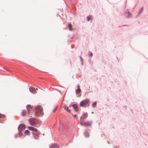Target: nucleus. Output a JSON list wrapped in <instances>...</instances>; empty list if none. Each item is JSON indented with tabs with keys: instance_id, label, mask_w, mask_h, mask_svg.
<instances>
[{
	"instance_id": "nucleus-1",
	"label": "nucleus",
	"mask_w": 148,
	"mask_h": 148,
	"mask_svg": "<svg viewBox=\"0 0 148 148\" xmlns=\"http://www.w3.org/2000/svg\"><path fill=\"white\" fill-rule=\"evenodd\" d=\"M36 114L38 116L43 115V109L40 106H38L36 107Z\"/></svg>"
},
{
	"instance_id": "nucleus-2",
	"label": "nucleus",
	"mask_w": 148,
	"mask_h": 148,
	"mask_svg": "<svg viewBox=\"0 0 148 148\" xmlns=\"http://www.w3.org/2000/svg\"><path fill=\"white\" fill-rule=\"evenodd\" d=\"M25 125L23 124H21L18 127L19 135L22 136L23 135V131L25 129Z\"/></svg>"
},
{
	"instance_id": "nucleus-3",
	"label": "nucleus",
	"mask_w": 148,
	"mask_h": 148,
	"mask_svg": "<svg viewBox=\"0 0 148 148\" xmlns=\"http://www.w3.org/2000/svg\"><path fill=\"white\" fill-rule=\"evenodd\" d=\"M92 123L90 121H84L83 120L80 121V124L85 127L90 126L91 125Z\"/></svg>"
},
{
	"instance_id": "nucleus-4",
	"label": "nucleus",
	"mask_w": 148,
	"mask_h": 148,
	"mask_svg": "<svg viewBox=\"0 0 148 148\" xmlns=\"http://www.w3.org/2000/svg\"><path fill=\"white\" fill-rule=\"evenodd\" d=\"M29 121L30 124L32 126H35L38 123V121L35 119L30 118L29 119Z\"/></svg>"
},
{
	"instance_id": "nucleus-5",
	"label": "nucleus",
	"mask_w": 148,
	"mask_h": 148,
	"mask_svg": "<svg viewBox=\"0 0 148 148\" xmlns=\"http://www.w3.org/2000/svg\"><path fill=\"white\" fill-rule=\"evenodd\" d=\"M32 106L30 105H28L27 106V108L28 111V116L29 117H31L33 114H31V113L32 109Z\"/></svg>"
},
{
	"instance_id": "nucleus-6",
	"label": "nucleus",
	"mask_w": 148,
	"mask_h": 148,
	"mask_svg": "<svg viewBox=\"0 0 148 148\" xmlns=\"http://www.w3.org/2000/svg\"><path fill=\"white\" fill-rule=\"evenodd\" d=\"M89 102V99H86L81 102L80 103V105L81 106H83L88 104Z\"/></svg>"
},
{
	"instance_id": "nucleus-7",
	"label": "nucleus",
	"mask_w": 148,
	"mask_h": 148,
	"mask_svg": "<svg viewBox=\"0 0 148 148\" xmlns=\"http://www.w3.org/2000/svg\"><path fill=\"white\" fill-rule=\"evenodd\" d=\"M38 89L37 88H35L34 87H31L29 88V90L30 91L34 94H35L36 93V91Z\"/></svg>"
},
{
	"instance_id": "nucleus-8",
	"label": "nucleus",
	"mask_w": 148,
	"mask_h": 148,
	"mask_svg": "<svg viewBox=\"0 0 148 148\" xmlns=\"http://www.w3.org/2000/svg\"><path fill=\"white\" fill-rule=\"evenodd\" d=\"M59 146L56 143H53L50 146V148H59Z\"/></svg>"
},
{
	"instance_id": "nucleus-9",
	"label": "nucleus",
	"mask_w": 148,
	"mask_h": 148,
	"mask_svg": "<svg viewBox=\"0 0 148 148\" xmlns=\"http://www.w3.org/2000/svg\"><path fill=\"white\" fill-rule=\"evenodd\" d=\"M88 114L87 113H85L80 118V121H83L84 119H86L87 117Z\"/></svg>"
},
{
	"instance_id": "nucleus-10",
	"label": "nucleus",
	"mask_w": 148,
	"mask_h": 148,
	"mask_svg": "<svg viewBox=\"0 0 148 148\" xmlns=\"http://www.w3.org/2000/svg\"><path fill=\"white\" fill-rule=\"evenodd\" d=\"M28 128L29 130H30L34 132H37L38 131L36 129L32 127L29 126L28 127Z\"/></svg>"
},
{
	"instance_id": "nucleus-11",
	"label": "nucleus",
	"mask_w": 148,
	"mask_h": 148,
	"mask_svg": "<svg viewBox=\"0 0 148 148\" xmlns=\"http://www.w3.org/2000/svg\"><path fill=\"white\" fill-rule=\"evenodd\" d=\"M77 89L76 90V94H78L81 92V90L79 85L77 86Z\"/></svg>"
},
{
	"instance_id": "nucleus-12",
	"label": "nucleus",
	"mask_w": 148,
	"mask_h": 148,
	"mask_svg": "<svg viewBox=\"0 0 148 148\" xmlns=\"http://www.w3.org/2000/svg\"><path fill=\"white\" fill-rule=\"evenodd\" d=\"M73 107L76 111L77 112L78 111V108L77 105L74 104L73 105Z\"/></svg>"
},
{
	"instance_id": "nucleus-13",
	"label": "nucleus",
	"mask_w": 148,
	"mask_h": 148,
	"mask_svg": "<svg viewBox=\"0 0 148 148\" xmlns=\"http://www.w3.org/2000/svg\"><path fill=\"white\" fill-rule=\"evenodd\" d=\"M64 109L69 112H71L70 110L69 109V107L67 106H65L64 107Z\"/></svg>"
},
{
	"instance_id": "nucleus-14",
	"label": "nucleus",
	"mask_w": 148,
	"mask_h": 148,
	"mask_svg": "<svg viewBox=\"0 0 148 148\" xmlns=\"http://www.w3.org/2000/svg\"><path fill=\"white\" fill-rule=\"evenodd\" d=\"M84 135L85 137H88L89 136V134L88 132H85L84 133Z\"/></svg>"
},
{
	"instance_id": "nucleus-15",
	"label": "nucleus",
	"mask_w": 148,
	"mask_h": 148,
	"mask_svg": "<svg viewBox=\"0 0 148 148\" xmlns=\"http://www.w3.org/2000/svg\"><path fill=\"white\" fill-rule=\"evenodd\" d=\"M24 133L25 136L29 135L30 134V133L28 130H26L24 132Z\"/></svg>"
},
{
	"instance_id": "nucleus-16",
	"label": "nucleus",
	"mask_w": 148,
	"mask_h": 148,
	"mask_svg": "<svg viewBox=\"0 0 148 148\" xmlns=\"http://www.w3.org/2000/svg\"><path fill=\"white\" fill-rule=\"evenodd\" d=\"M68 27L69 28V30L71 31H72L73 30V28H72V25L71 24V23H69L68 24Z\"/></svg>"
},
{
	"instance_id": "nucleus-17",
	"label": "nucleus",
	"mask_w": 148,
	"mask_h": 148,
	"mask_svg": "<svg viewBox=\"0 0 148 148\" xmlns=\"http://www.w3.org/2000/svg\"><path fill=\"white\" fill-rule=\"evenodd\" d=\"M92 16H89L87 17V18L88 21H89L91 19Z\"/></svg>"
},
{
	"instance_id": "nucleus-18",
	"label": "nucleus",
	"mask_w": 148,
	"mask_h": 148,
	"mask_svg": "<svg viewBox=\"0 0 148 148\" xmlns=\"http://www.w3.org/2000/svg\"><path fill=\"white\" fill-rule=\"evenodd\" d=\"M34 138L36 139H37L38 138V136L37 134H36L34 135Z\"/></svg>"
},
{
	"instance_id": "nucleus-19",
	"label": "nucleus",
	"mask_w": 148,
	"mask_h": 148,
	"mask_svg": "<svg viewBox=\"0 0 148 148\" xmlns=\"http://www.w3.org/2000/svg\"><path fill=\"white\" fill-rule=\"evenodd\" d=\"M143 7H142L140 9L139 11V14L141 13L143 10Z\"/></svg>"
},
{
	"instance_id": "nucleus-20",
	"label": "nucleus",
	"mask_w": 148,
	"mask_h": 148,
	"mask_svg": "<svg viewBox=\"0 0 148 148\" xmlns=\"http://www.w3.org/2000/svg\"><path fill=\"white\" fill-rule=\"evenodd\" d=\"M5 117V116L4 115L1 114L0 113V118H3Z\"/></svg>"
},
{
	"instance_id": "nucleus-21",
	"label": "nucleus",
	"mask_w": 148,
	"mask_h": 148,
	"mask_svg": "<svg viewBox=\"0 0 148 148\" xmlns=\"http://www.w3.org/2000/svg\"><path fill=\"white\" fill-rule=\"evenodd\" d=\"M97 103L95 102H94L92 104V106L93 107H95L96 106Z\"/></svg>"
},
{
	"instance_id": "nucleus-22",
	"label": "nucleus",
	"mask_w": 148,
	"mask_h": 148,
	"mask_svg": "<svg viewBox=\"0 0 148 148\" xmlns=\"http://www.w3.org/2000/svg\"><path fill=\"white\" fill-rule=\"evenodd\" d=\"M26 112L25 111H23L22 112V114L23 116H25V115Z\"/></svg>"
},
{
	"instance_id": "nucleus-23",
	"label": "nucleus",
	"mask_w": 148,
	"mask_h": 148,
	"mask_svg": "<svg viewBox=\"0 0 148 148\" xmlns=\"http://www.w3.org/2000/svg\"><path fill=\"white\" fill-rule=\"evenodd\" d=\"M89 54H90V56H91V57H92V53L91 52H90Z\"/></svg>"
},
{
	"instance_id": "nucleus-24",
	"label": "nucleus",
	"mask_w": 148,
	"mask_h": 148,
	"mask_svg": "<svg viewBox=\"0 0 148 148\" xmlns=\"http://www.w3.org/2000/svg\"><path fill=\"white\" fill-rule=\"evenodd\" d=\"M57 108H58V106H57L56 107V108L55 109L53 110V112H55L56 111V110H57Z\"/></svg>"
},
{
	"instance_id": "nucleus-25",
	"label": "nucleus",
	"mask_w": 148,
	"mask_h": 148,
	"mask_svg": "<svg viewBox=\"0 0 148 148\" xmlns=\"http://www.w3.org/2000/svg\"><path fill=\"white\" fill-rule=\"evenodd\" d=\"M128 14L129 15V16H131V14L129 12H128Z\"/></svg>"
}]
</instances>
